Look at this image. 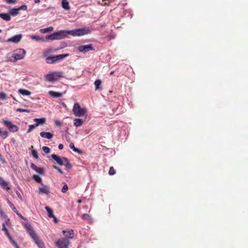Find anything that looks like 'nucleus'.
Instances as JSON below:
<instances>
[{"label": "nucleus", "mask_w": 248, "mask_h": 248, "mask_svg": "<svg viewBox=\"0 0 248 248\" xmlns=\"http://www.w3.org/2000/svg\"><path fill=\"white\" fill-rule=\"evenodd\" d=\"M91 30L89 28L78 29L71 31L60 30L55 32L58 40L62 39L67 36L68 34L73 36H79L88 34L90 33Z\"/></svg>", "instance_id": "nucleus-1"}, {"label": "nucleus", "mask_w": 248, "mask_h": 248, "mask_svg": "<svg viewBox=\"0 0 248 248\" xmlns=\"http://www.w3.org/2000/svg\"><path fill=\"white\" fill-rule=\"evenodd\" d=\"M73 111L75 116L81 117L86 114L87 109L85 108H81L78 103L74 104Z\"/></svg>", "instance_id": "nucleus-2"}, {"label": "nucleus", "mask_w": 248, "mask_h": 248, "mask_svg": "<svg viewBox=\"0 0 248 248\" xmlns=\"http://www.w3.org/2000/svg\"><path fill=\"white\" fill-rule=\"evenodd\" d=\"M62 73L61 72H55L46 74L45 77L47 81L53 82L57 80L59 78L62 77Z\"/></svg>", "instance_id": "nucleus-3"}, {"label": "nucleus", "mask_w": 248, "mask_h": 248, "mask_svg": "<svg viewBox=\"0 0 248 248\" xmlns=\"http://www.w3.org/2000/svg\"><path fill=\"white\" fill-rule=\"evenodd\" d=\"M25 227L28 232L30 234V236L31 237V238L34 241H35L39 239L37 233L34 231V230H33V228L32 227L30 224L28 223H25Z\"/></svg>", "instance_id": "nucleus-4"}, {"label": "nucleus", "mask_w": 248, "mask_h": 248, "mask_svg": "<svg viewBox=\"0 0 248 248\" xmlns=\"http://www.w3.org/2000/svg\"><path fill=\"white\" fill-rule=\"evenodd\" d=\"M26 54V51L24 49L20 48L15 51L13 54V57L15 61L23 59Z\"/></svg>", "instance_id": "nucleus-5"}, {"label": "nucleus", "mask_w": 248, "mask_h": 248, "mask_svg": "<svg viewBox=\"0 0 248 248\" xmlns=\"http://www.w3.org/2000/svg\"><path fill=\"white\" fill-rule=\"evenodd\" d=\"M55 244L59 248H68L70 241L67 238H62L58 240Z\"/></svg>", "instance_id": "nucleus-6"}, {"label": "nucleus", "mask_w": 248, "mask_h": 248, "mask_svg": "<svg viewBox=\"0 0 248 248\" xmlns=\"http://www.w3.org/2000/svg\"><path fill=\"white\" fill-rule=\"evenodd\" d=\"M3 124L7 128L12 132L18 131L19 128L15 124H13L11 121L8 120H3Z\"/></svg>", "instance_id": "nucleus-7"}, {"label": "nucleus", "mask_w": 248, "mask_h": 248, "mask_svg": "<svg viewBox=\"0 0 248 248\" xmlns=\"http://www.w3.org/2000/svg\"><path fill=\"white\" fill-rule=\"evenodd\" d=\"M78 49L79 52H83V53H86L89 51L94 50V48L92 44L81 45L78 47Z\"/></svg>", "instance_id": "nucleus-8"}, {"label": "nucleus", "mask_w": 248, "mask_h": 248, "mask_svg": "<svg viewBox=\"0 0 248 248\" xmlns=\"http://www.w3.org/2000/svg\"><path fill=\"white\" fill-rule=\"evenodd\" d=\"M51 157L59 165L62 166L63 165L64 157H61L55 154H52Z\"/></svg>", "instance_id": "nucleus-9"}, {"label": "nucleus", "mask_w": 248, "mask_h": 248, "mask_svg": "<svg viewBox=\"0 0 248 248\" xmlns=\"http://www.w3.org/2000/svg\"><path fill=\"white\" fill-rule=\"evenodd\" d=\"M22 38L21 34H17L16 35L7 40L8 42H12L14 43H17L20 41Z\"/></svg>", "instance_id": "nucleus-10"}, {"label": "nucleus", "mask_w": 248, "mask_h": 248, "mask_svg": "<svg viewBox=\"0 0 248 248\" xmlns=\"http://www.w3.org/2000/svg\"><path fill=\"white\" fill-rule=\"evenodd\" d=\"M39 193L45 194H48L49 193V187L47 186L42 184V186L39 188Z\"/></svg>", "instance_id": "nucleus-11"}, {"label": "nucleus", "mask_w": 248, "mask_h": 248, "mask_svg": "<svg viewBox=\"0 0 248 248\" xmlns=\"http://www.w3.org/2000/svg\"><path fill=\"white\" fill-rule=\"evenodd\" d=\"M62 233L65 236V238H67L68 239V238L72 239L74 237V234L73 230L63 231Z\"/></svg>", "instance_id": "nucleus-12"}, {"label": "nucleus", "mask_w": 248, "mask_h": 248, "mask_svg": "<svg viewBox=\"0 0 248 248\" xmlns=\"http://www.w3.org/2000/svg\"><path fill=\"white\" fill-rule=\"evenodd\" d=\"M0 186L5 190H8L10 189L8 182L1 177L0 178Z\"/></svg>", "instance_id": "nucleus-13"}, {"label": "nucleus", "mask_w": 248, "mask_h": 248, "mask_svg": "<svg viewBox=\"0 0 248 248\" xmlns=\"http://www.w3.org/2000/svg\"><path fill=\"white\" fill-rule=\"evenodd\" d=\"M31 167L32 170L39 174H42L44 173V170L43 168L37 167L34 163L31 164Z\"/></svg>", "instance_id": "nucleus-14"}, {"label": "nucleus", "mask_w": 248, "mask_h": 248, "mask_svg": "<svg viewBox=\"0 0 248 248\" xmlns=\"http://www.w3.org/2000/svg\"><path fill=\"white\" fill-rule=\"evenodd\" d=\"M40 135L42 138L47 139H51L53 137V134L50 132H41Z\"/></svg>", "instance_id": "nucleus-15"}, {"label": "nucleus", "mask_w": 248, "mask_h": 248, "mask_svg": "<svg viewBox=\"0 0 248 248\" xmlns=\"http://www.w3.org/2000/svg\"><path fill=\"white\" fill-rule=\"evenodd\" d=\"M0 17L6 21H9L11 20L9 13H0Z\"/></svg>", "instance_id": "nucleus-16"}, {"label": "nucleus", "mask_w": 248, "mask_h": 248, "mask_svg": "<svg viewBox=\"0 0 248 248\" xmlns=\"http://www.w3.org/2000/svg\"><path fill=\"white\" fill-rule=\"evenodd\" d=\"M46 119L45 118H35L34 119V121L36 123L35 124V126H38L40 124H44L46 122Z\"/></svg>", "instance_id": "nucleus-17"}, {"label": "nucleus", "mask_w": 248, "mask_h": 248, "mask_svg": "<svg viewBox=\"0 0 248 248\" xmlns=\"http://www.w3.org/2000/svg\"><path fill=\"white\" fill-rule=\"evenodd\" d=\"M48 93L51 97L54 98H59L62 96V93L56 92L54 91H49Z\"/></svg>", "instance_id": "nucleus-18"}, {"label": "nucleus", "mask_w": 248, "mask_h": 248, "mask_svg": "<svg viewBox=\"0 0 248 248\" xmlns=\"http://www.w3.org/2000/svg\"><path fill=\"white\" fill-rule=\"evenodd\" d=\"M46 62L49 64H52L56 62L54 56H49L46 59Z\"/></svg>", "instance_id": "nucleus-19"}, {"label": "nucleus", "mask_w": 248, "mask_h": 248, "mask_svg": "<svg viewBox=\"0 0 248 248\" xmlns=\"http://www.w3.org/2000/svg\"><path fill=\"white\" fill-rule=\"evenodd\" d=\"M69 56L68 54H60L58 55L54 56L55 57L56 62L61 61L62 59L65 58L66 57Z\"/></svg>", "instance_id": "nucleus-20"}, {"label": "nucleus", "mask_w": 248, "mask_h": 248, "mask_svg": "<svg viewBox=\"0 0 248 248\" xmlns=\"http://www.w3.org/2000/svg\"><path fill=\"white\" fill-rule=\"evenodd\" d=\"M84 122V121L81 119H76L74 120V125L77 127H80Z\"/></svg>", "instance_id": "nucleus-21"}, {"label": "nucleus", "mask_w": 248, "mask_h": 248, "mask_svg": "<svg viewBox=\"0 0 248 248\" xmlns=\"http://www.w3.org/2000/svg\"><path fill=\"white\" fill-rule=\"evenodd\" d=\"M62 7L66 10H69L70 8L68 1L67 0H62Z\"/></svg>", "instance_id": "nucleus-22"}, {"label": "nucleus", "mask_w": 248, "mask_h": 248, "mask_svg": "<svg viewBox=\"0 0 248 248\" xmlns=\"http://www.w3.org/2000/svg\"><path fill=\"white\" fill-rule=\"evenodd\" d=\"M63 165H64L67 169H70L72 167L69 160L66 157H64V164Z\"/></svg>", "instance_id": "nucleus-23"}, {"label": "nucleus", "mask_w": 248, "mask_h": 248, "mask_svg": "<svg viewBox=\"0 0 248 248\" xmlns=\"http://www.w3.org/2000/svg\"><path fill=\"white\" fill-rule=\"evenodd\" d=\"M18 92L23 95H30L31 94L30 91L23 89H20Z\"/></svg>", "instance_id": "nucleus-24"}, {"label": "nucleus", "mask_w": 248, "mask_h": 248, "mask_svg": "<svg viewBox=\"0 0 248 248\" xmlns=\"http://www.w3.org/2000/svg\"><path fill=\"white\" fill-rule=\"evenodd\" d=\"M10 15L13 16H16L19 14V11L18 8H13L9 11Z\"/></svg>", "instance_id": "nucleus-25"}, {"label": "nucleus", "mask_w": 248, "mask_h": 248, "mask_svg": "<svg viewBox=\"0 0 248 248\" xmlns=\"http://www.w3.org/2000/svg\"><path fill=\"white\" fill-rule=\"evenodd\" d=\"M69 147L71 149H72L74 152H77L78 153L81 154L82 153V151L78 149L77 148L75 147L74 144L73 143H71L69 145Z\"/></svg>", "instance_id": "nucleus-26"}, {"label": "nucleus", "mask_w": 248, "mask_h": 248, "mask_svg": "<svg viewBox=\"0 0 248 248\" xmlns=\"http://www.w3.org/2000/svg\"><path fill=\"white\" fill-rule=\"evenodd\" d=\"M46 210L48 213V216L49 217L51 218V217H53V211L52 209H51L48 206H46L45 207Z\"/></svg>", "instance_id": "nucleus-27"}, {"label": "nucleus", "mask_w": 248, "mask_h": 248, "mask_svg": "<svg viewBox=\"0 0 248 248\" xmlns=\"http://www.w3.org/2000/svg\"><path fill=\"white\" fill-rule=\"evenodd\" d=\"M53 30V28L52 27H49L46 28L42 29L40 30L41 33H44L46 32H48L52 31Z\"/></svg>", "instance_id": "nucleus-28"}, {"label": "nucleus", "mask_w": 248, "mask_h": 248, "mask_svg": "<svg viewBox=\"0 0 248 248\" xmlns=\"http://www.w3.org/2000/svg\"><path fill=\"white\" fill-rule=\"evenodd\" d=\"M101 83H102V81L100 79H96L95 81H94V85H95V90H99L100 89V86L101 85Z\"/></svg>", "instance_id": "nucleus-29"}, {"label": "nucleus", "mask_w": 248, "mask_h": 248, "mask_svg": "<svg viewBox=\"0 0 248 248\" xmlns=\"http://www.w3.org/2000/svg\"><path fill=\"white\" fill-rule=\"evenodd\" d=\"M46 39L51 40H58L55 32H54L53 33L47 36L46 37Z\"/></svg>", "instance_id": "nucleus-30"}, {"label": "nucleus", "mask_w": 248, "mask_h": 248, "mask_svg": "<svg viewBox=\"0 0 248 248\" xmlns=\"http://www.w3.org/2000/svg\"><path fill=\"white\" fill-rule=\"evenodd\" d=\"M34 242L37 244L39 248H45L44 245L42 241L40 240V239L34 241Z\"/></svg>", "instance_id": "nucleus-31"}, {"label": "nucleus", "mask_w": 248, "mask_h": 248, "mask_svg": "<svg viewBox=\"0 0 248 248\" xmlns=\"http://www.w3.org/2000/svg\"><path fill=\"white\" fill-rule=\"evenodd\" d=\"M34 242L37 244L39 248H45L44 245L42 241L40 240V239L34 241Z\"/></svg>", "instance_id": "nucleus-32"}, {"label": "nucleus", "mask_w": 248, "mask_h": 248, "mask_svg": "<svg viewBox=\"0 0 248 248\" xmlns=\"http://www.w3.org/2000/svg\"><path fill=\"white\" fill-rule=\"evenodd\" d=\"M31 38L33 40H36V41H43L44 39L43 38L40 37L39 35H33L31 36Z\"/></svg>", "instance_id": "nucleus-33"}, {"label": "nucleus", "mask_w": 248, "mask_h": 248, "mask_svg": "<svg viewBox=\"0 0 248 248\" xmlns=\"http://www.w3.org/2000/svg\"><path fill=\"white\" fill-rule=\"evenodd\" d=\"M2 230H3L4 232H5V234H6V235L8 237V238L9 239L10 237H11L12 236H11V235L10 234V233H9L8 232V229H7V228L5 227V225L4 224H3L2 225Z\"/></svg>", "instance_id": "nucleus-34"}, {"label": "nucleus", "mask_w": 248, "mask_h": 248, "mask_svg": "<svg viewBox=\"0 0 248 248\" xmlns=\"http://www.w3.org/2000/svg\"><path fill=\"white\" fill-rule=\"evenodd\" d=\"M8 136V134L7 131H1L0 129V136H1L3 139L6 138Z\"/></svg>", "instance_id": "nucleus-35"}, {"label": "nucleus", "mask_w": 248, "mask_h": 248, "mask_svg": "<svg viewBox=\"0 0 248 248\" xmlns=\"http://www.w3.org/2000/svg\"><path fill=\"white\" fill-rule=\"evenodd\" d=\"M32 178L37 183H41L42 182V178L37 175H33Z\"/></svg>", "instance_id": "nucleus-36"}, {"label": "nucleus", "mask_w": 248, "mask_h": 248, "mask_svg": "<svg viewBox=\"0 0 248 248\" xmlns=\"http://www.w3.org/2000/svg\"><path fill=\"white\" fill-rule=\"evenodd\" d=\"M7 203L8 204H9V206L11 208V209L15 212H16V211H17L16 207H15V206L14 205V204L8 200H7Z\"/></svg>", "instance_id": "nucleus-37"}, {"label": "nucleus", "mask_w": 248, "mask_h": 248, "mask_svg": "<svg viewBox=\"0 0 248 248\" xmlns=\"http://www.w3.org/2000/svg\"><path fill=\"white\" fill-rule=\"evenodd\" d=\"M31 154H32V155L33 156V157H34L35 159H38V153H37V152L33 149L31 150Z\"/></svg>", "instance_id": "nucleus-38"}, {"label": "nucleus", "mask_w": 248, "mask_h": 248, "mask_svg": "<svg viewBox=\"0 0 248 248\" xmlns=\"http://www.w3.org/2000/svg\"><path fill=\"white\" fill-rule=\"evenodd\" d=\"M68 189V186L66 183L64 184L62 189V193H65Z\"/></svg>", "instance_id": "nucleus-39"}, {"label": "nucleus", "mask_w": 248, "mask_h": 248, "mask_svg": "<svg viewBox=\"0 0 248 248\" xmlns=\"http://www.w3.org/2000/svg\"><path fill=\"white\" fill-rule=\"evenodd\" d=\"M16 111L20 112H28L29 113L30 112V110L29 109L18 108L16 109Z\"/></svg>", "instance_id": "nucleus-40"}, {"label": "nucleus", "mask_w": 248, "mask_h": 248, "mask_svg": "<svg viewBox=\"0 0 248 248\" xmlns=\"http://www.w3.org/2000/svg\"><path fill=\"white\" fill-rule=\"evenodd\" d=\"M6 98V94L4 92L0 93V99L5 100Z\"/></svg>", "instance_id": "nucleus-41"}, {"label": "nucleus", "mask_w": 248, "mask_h": 248, "mask_svg": "<svg viewBox=\"0 0 248 248\" xmlns=\"http://www.w3.org/2000/svg\"><path fill=\"white\" fill-rule=\"evenodd\" d=\"M37 126H35V124L30 125L29 128L27 131V133H29L31 132L33 129H34Z\"/></svg>", "instance_id": "nucleus-42"}, {"label": "nucleus", "mask_w": 248, "mask_h": 248, "mask_svg": "<svg viewBox=\"0 0 248 248\" xmlns=\"http://www.w3.org/2000/svg\"><path fill=\"white\" fill-rule=\"evenodd\" d=\"M42 150L46 154L49 153L50 152V148L46 146H43L42 147Z\"/></svg>", "instance_id": "nucleus-43"}, {"label": "nucleus", "mask_w": 248, "mask_h": 248, "mask_svg": "<svg viewBox=\"0 0 248 248\" xmlns=\"http://www.w3.org/2000/svg\"><path fill=\"white\" fill-rule=\"evenodd\" d=\"M108 173L111 175H114V174H115V170L114 169L113 167H111L109 168Z\"/></svg>", "instance_id": "nucleus-44"}, {"label": "nucleus", "mask_w": 248, "mask_h": 248, "mask_svg": "<svg viewBox=\"0 0 248 248\" xmlns=\"http://www.w3.org/2000/svg\"><path fill=\"white\" fill-rule=\"evenodd\" d=\"M17 8H18L19 11L20 10H25V11L27 9V6L26 5H22Z\"/></svg>", "instance_id": "nucleus-45"}, {"label": "nucleus", "mask_w": 248, "mask_h": 248, "mask_svg": "<svg viewBox=\"0 0 248 248\" xmlns=\"http://www.w3.org/2000/svg\"><path fill=\"white\" fill-rule=\"evenodd\" d=\"M53 168L56 170H57L61 174H63V172L62 170L59 168L57 166H54L53 167Z\"/></svg>", "instance_id": "nucleus-46"}, {"label": "nucleus", "mask_w": 248, "mask_h": 248, "mask_svg": "<svg viewBox=\"0 0 248 248\" xmlns=\"http://www.w3.org/2000/svg\"><path fill=\"white\" fill-rule=\"evenodd\" d=\"M16 213V214L20 217L21 218V219H24V220H26V219L18 211H16V212H15Z\"/></svg>", "instance_id": "nucleus-47"}, {"label": "nucleus", "mask_w": 248, "mask_h": 248, "mask_svg": "<svg viewBox=\"0 0 248 248\" xmlns=\"http://www.w3.org/2000/svg\"><path fill=\"white\" fill-rule=\"evenodd\" d=\"M11 242V243L15 247L16 245H17V243L14 240V239L12 238V237H10L9 239Z\"/></svg>", "instance_id": "nucleus-48"}, {"label": "nucleus", "mask_w": 248, "mask_h": 248, "mask_svg": "<svg viewBox=\"0 0 248 248\" xmlns=\"http://www.w3.org/2000/svg\"><path fill=\"white\" fill-rule=\"evenodd\" d=\"M55 124L56 125V126H61L62 124L61 123V122L59 121V120H56L55 121Z\"/></svg>", "instance_id": "nucleus-49"}, {"label": "nucleus", "mask_w": 248, "mask_h": 248, "mask_svg": "<svg viewBox=\"0 0 248 248\" xmlns=\"http://www.w3.org/2000/svg\"><path fill=\"white\" fill-rule=\"evenodd\" d=\"M5 2L7 3H15L16 2V0H5Z\"/></svg>", "instance_id": "nucleus-50"}, {"label": "nucleus", "mask_w": 248, "mask_h": 248, "mask_svg": "<svg viewBox=\"0 0 248 248\" xmlns=\"http://www.w3.org/2000/svg\"><path fill=\"white\" fill-rule=\"evenodd\" d=\"M88 217H89V216L87 214H84L82 215V217L83 219H87Z\"/></svg>", "instance_id": "nucleus-51"}, {"label": "nucleus", "mask_w": 248, "mask_h": 248, "mask_svg": "<svg viewBox=\"0 0 248 248\" xmlns=\"http://www.w3.org/2000/svg\"><path fill=\"white\" fill-rule=\"evenodd\" d=\"M63 148V145L62 144H59L58 145V148L60 150H62Z\"/></svg>", "instance_id": "nucleus-52"}, {"label": "nucleus", "mask_w": 248, "mask_h": 248, "mask_svg": "<svg viewBox=\"0 0 248 248\" xmlns=\"http://www.w3.org/2000/svg\"><path fill=\"white\" fill-rule=\"evenodd\" d=\"M54 219V221L56 223L58 222V219L56 218V217L54 216H53V217H52Z\"/></svg>", "instance_id": "nucleus-53"}, {"label": "nucleus", "mask_w": 248, "mask_h": 248, "mask_svg": "<svg viewBox=\"0 0 248 248\" xmlns=\"http://www.w3.org/2000/svg\"><path fill=\"white\" fill-rule=\"evenodd\" d=\"M34 2L35 3H39L40 2V0H34Z\"/></svg>", "instance_id": "nucleus-54"}, {"label": "nucleus", "mask_w": 248, "mask_h": 248, "mask_svg": "<svg viewBox=\"0 0 248 248\" xmlns=\"http://www.w3.org/2000/svg\"><path fill=\"white\" fill-rule=\"evenodd\" d=\"M0 159L1 160H2V161L3 160V159H2V156H1V154H0Z\"/></svg>", "instance_id": "nucleus-55"}, {"label": "nucleus", "mask_w": 248, "mask_h": 248, "mask_svg": "<svg viewBox=\"0 0 248 248\" xmlns=\"http://www.w3.org/2000/svg\"><path fill=\"white\" fill-rule=\"evenodd\" d=\"M113 73H114V71H111V72L110 73V75H113Z\"/></svg>", "instance_id": "nucleus-56"}, {"label": "nucleus", "mask_w": 248, "mask_h": 248, "mask_svg": "<svg viewBox=\"0 0 248 248\" xmlns=\"http://www.w3.org/2000/svg\"><path fill=\"white\" fill-rule=\"evenodd\" d=\"M15 248H19V247L18 246V245H16V246H15Z\"/></svg>", "instance_id": "nucleus-57"}, {"label": "nucleus", "mask_w": 248, "mask_h": 248, "mask_svg": "<svg viewBox=\"0 0 248 248\" xmlns=\"http://www.w3.org/2000/svg\"><path fill=\"white\" fill-rule=\"evenodd\" d=\"M19 197H21L20 194H18Z\"/></svg>", "instance_id": "nucleus-58"}, {"label": "nucleus", "mask_w": 248, "mask_h": 248, "mask_svg": "<svg viewBox=\"0 0 248 248\" xmlns=\"http://www.w3.org/2000/svg\"><path fill=\"white\" fill-rule=\"evenodd\" d=\"M2 32V30L1 29H0V32Z\"/></svg>", "instance_id": "nucleus-59"}]
</instances>
